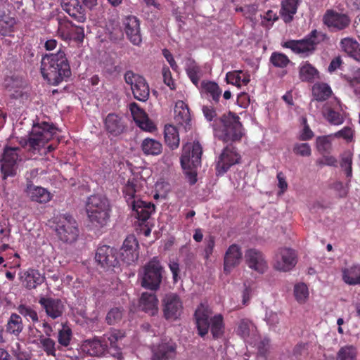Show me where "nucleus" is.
Here are the masks:
<instances>
[{"label": "nucleus", "instance_id": "nucleus-1", "mask_svg": "<svg viewBox=\"0 0 360 360\" xmlns=\"http://www.w3.org/2000/svg\"><path fill=\"white\" fill-rule=\"evenodd\" d=\"M220 108H218L219 110ZM216 105H203L202 110L207 121H212V128L214 136L224 143L229 141H239L244 133L240 117L233 112H229L218 119L217 117Z\"/></svg>", "mask_w": 360, "mask_h": 360}, {"label": "nucleus", "instance_id": "nucleus-2", "mask_svg": "<svg viewBox=\"0 0 360 360\" xmlns=\"http://www.w3.org/2000/svg\"><path fill=\"white\" fill-rule=\"evenodd\" d=\"M41 72L43 77L51 85H58L71 76L69 62L63 51L46 55L42 58Z\"/></svg>", "mask_w": 360, "mask_h": 360}, {"label": "nucleus", "instance_id": "nucleus-3", "mask_svg": "<svg viewBox=\"0 0 360 360\" xmlns=\"http://www.w3.org/2000/svg\"><path fill=\"white\" fill-rule=\"evenodd\" d=\"M212 310L206 305L200 304L196 309L194 317L198 335L205 336L210 329L213 339L221 338L225 332L224 317L218 314L211 317Z\"/></svg>", "mask_w": 360, "mask_h": 360}, {"label": "nucleus", "instance_id": "nucleus-4", "mask_svg": "<svg viewBox=\"0 0 360 360\" xmlns=\"http://www.w3.org/2000/svg\"><path fill=\"white\" fill-rule=\"evenodd\" d=\"M85 210L89 226L94 229L99 230L110 221L112 207L109 200L105 196H89L85 203Z\"/></svg>", "mask_w": 360, "mask_h": 360}, {"label": "nucleus", "instance_id": "nucleus-5", "mask_svg": "<svg viewBox=\"0 0 360 360\" xmlns=\"http://www.w3.org/2000/svg\"><path fill=\"white\" fill-rule=\"evenodd\" d=\"M202 147L199 141L187 143L183 146L181 165L191 185L197 182V169L201 165Z\"/></svg>", "mask_w": 360, "mask_h": 360}, {"label": "nucleus", "instance_id": "nucleus-6", "mask_svg": "<svg viewBox=\"0 0 360 360\" xmlns=\"http://www.w3.org/2000/svg\"><path fill=\"white\" fill-rule=\"evenodd\" d=\"M56 134V128L53 124L46 122L34 124L29 134L27 140L20 141L23 146H27L32 152H39L40 149L44 147L53 136Z\"/></svg>", "mask_w": 360, "mask_h": 360}, {"label": "nucleus", "instance_id": "nucleus-7", "mask_svg": "<svg viewBox=\"0 0 360 360\" xmlns=\"http://www.w3.org/2000/svg\"><path fill=\"white\" fill-rule=\"evenodd\" d=\"M328 39L327 34L313 30L302 39L289 40L285 41L283 46L291 49L292 52L307 57L314 53L317 46Z\"/></svg>", "mask_w": 360, "mask_h": 360}, {"label": "nucleus", "instance_id": "nucleus-8", "mask_svg": "<svg viewBox=\"0 0 360 360\" xmlns=\"http://www.w3.org/2000/svg\"><path fill=\"white\" fill-rule=\"evenodd\" d=\"M164 269L157 257H154L143 267L139 274L141 285L143 288L156 291L160 288Z\"/></svg>", "mask_w": 360, "mask_h": 360}, {"label": "nucleus", "instance_id": "nucleus-9", "mask_svg": "<svg viewBox=\"0 0 360 360\" xmlns=\"http://www.w3.org/2000/svg\"><path fill=\"white\" fill-rule=\"evenodd\" d=\"M55 231L58 238L65 243H73L79 236L76 219L69 214H62L56 218Z\"/></svg>", "mask_w": 360, "mask_h": 360}, {"label": "nucleus", "instance_id": "nucleus-10", "mask_svg": "<svg viewBox=\"0 0 360 360\" xmlns=\"http://www.w3.org/2000/svg\"><path fill=\"white\" fill-rule=\"evenodd\" d=\"M21 149L18 147L6 146L0 159V169L3 178L16 175L18 163L21 160Z\"/></svg>", "mask_w": 360, "mask_h": 360}, {"label": "nucleus", "instance_id": "nucleus-11", "mask_svg": "<svg viewBox=\"0 0 360 360\" xmlns=\"http://www.w3.org/2000/svg\"><path fill=\"white\" fill-rule=\"evenodd\" d=\"M58 35L65 41L83 42L85 34L84 28L73 24L66 16L58 17Z\"/></svg>", "mask_w": 360, "mask_h": 360}, {"label": "nucleus", "instance_id": "nucleus-12", "mask_svg": "<svg viewBox=\"0 0 360 360\" xmlns=\"http://www.w3.org/2000/svg\"><path fill=\"white\" fill-rule=\"evenodd\" d=\"M124 80L131 86L134 97L140 101H146L149 98L150 89L146 79L134 72L129 70L124 74Z\"/></svg>", "mask_w": 360, "mask_h": 360}, {"label": "nucleus", "instance_id": "nucleus-13", "mask_svg": "<svg viewBox=\"0 0 360 360\" xmlns=\"http://www.w3.org/2000/svg\"><path fill=\"white\" fill-rule=\"evenodd\" d=\"M241 156L233 144L227 145L218 158L215 169L217 175L224 174L232 166L240 162Z\"/></svg>", "mask_w": 360, "mask_h": 360}, {"label": "nucleus", "instance_id": "nucleus-14", "mask_svg": "<svg viewBox=\"0 0 360 360\" xmlns=\"http://www.w3.org/2000/svg\"><path fill=\"white\" fill-rule=\"evenodd\" d=\"M34 172V171H31L30 174L27 173L25 175L26 183L24 193L32 202L46 204L51 200L52 195L47 189L33 184L31 178Z\"/></svg>", "mask_w": 360, "mask_h": 360}, {"label": "nucleus", "instance_id": "nucleus-15", "mask_svg": "<svg viewBox=\"0 0 360 360\" xmlns=\"http://www.w3.org/2000/svg\"><path fill=\"white\" fill-rule=\"evenodd\" d=\"M163 315L165 319L175 321L179 318L183 310V303L178 295L167 293L162 300Z\"/></svg>", "mask_w": 360, "mask_h": 360}, {"label": "nucleus", "instance_id": "nucleus-16", "mask_svg": "<svg viewBox=\"0 0 360 360\" xmlns=\"http://www.w3.org/2000/svg\"><path fill=\"white\" fill-rule=\"evenodd\" d=\"M139 245L136 236L130 234L124 240L120 250V261L127 265L135 263L139 258Z\"/></svg>", "mask_w": 360, "mask_h": 360}, {"label": "nucleus", "instance_id": "nucleus-17", "mask_svg": "<svg viewBox=\"0 0 360 360\" xmlns=\"http://www.w3.org/2000/svg\"><path fill=\"white\" fill-rule=\"evenodd\" d=\"M95 259L101 267L106 269L117 267L120 262L117 249L106 245L97 248Z\"/></svg>", "mask_w": 360, "mask_h": 360}, {"label": "nucleus", "instance_id": "nucleus-18", "mask_svg": "<svg viewBox=\"0 0 360 360\" xmlns=\"http://www.w3.org/2000/svg\"><path fill=\"white\" fill-rule=\"evenodd\" d=\"M323 22L330 30L338 32L347 28L351 23V20L345 13L328 9L323 16Z\"/></svg>", "mask_w": 360, "mask_h": 360}, {"label": "nucleus", "instance_id": "nucleus-19", "mask_svg": "<svg viewBox=\"0 0 360 360\" xmlns=\"http://www.w3.org/2000/svg\"><path fill=\"white\" fill-rule=\"evenodd\" d=\"M342 111L340 101L337 98L326 103L322 108L323 117L333 125H340L344 122L345 117Z\"/></svg>", "mask_w": 360, "mask_h": 360}, {"label": "nucleus", "instance_id": "nucleus-20", "mask_svg": "<svg viewBox=\"0 0 360 360\" xmlns=\"http://www.w3.org/2000/svg\"><path fill=\"white\" fill-rule=\"evenodd\" d=\"M297 264L295 251L290 248H281L275 255L274 266L280 271H288Z\"/></svg>", "mask_w": 360, "mask_h": 360}, {"label": "nucleus", "instance_id": "nucleus-21", "mask_svg": "<svg viewBox=\"0 0 360 360\" xmlns=\"http://www.w3.org/2000/svg\"><path fill=\"white\" fill-rule=\"evenodd\" d=\"M221 94L222 90L215 82L203 81L201 83L202 97L207 99L212 105H216V108L226 105V102H220Z\"/></svg>", "mask_w": 360, "mask_h": 360}, {"label": "nucleus", "instance_id": "nucleus-22", "mask_svg": "<svg viewBox=\"0 0 360 360\" xmlns=\"http://www.w3.org/2000/svg\"><path fill=\"white\" fill-rule=\"evenodd\" d=\"M245 261L250 269L260 274H264L268 268L264 255L255 248H250L245 251Z\"/></svg>", "mask_w": 360, "mask_h": 360}, {"label": "nucleus", "instance_id": "nucleus-23", "mask_svg": "<svg viewBox=\"0 0 360 360\" xmlns=\"http://www.w3.org/2000/svg\"><path fill=\"white\" fill-rule=\"evenodd\" d=\"M243 258L241 248L237 244L231 245L226 250L224 257V271L229 274L232 269L238 266Z\"/></svg>", "mask_w": 360, "mask_h": 360}, {"label": "nucleus", "instance_id": "nucleus-24", "mask_svg": "<svg viewBox=\"0 0 360 360\" xmlns=\"http://www.w3.org/2000/svg\"><path fill=\"white\" fill-rule=\"evenodd\" d=\"M124 32L129 40L139 46L141 41L139 20L134 15L127 16L124 20Z\"/></svg>", "mask_w": 360, "mask_h": 360}, {"label": "nucleus", "instance_id": "nucleus-25", "mask_svg": "<svg viewBox=\"0 0 360 360\" xmlns=\"http://www.w3.org/2000/svg\"><path fill=\"white\" fill-rule=\"evenodd\" d=\"M129 110L136 124L142 129L153 131L155 129L154 123L149 120L148 115L136 103L129 104Z\"/></svg>", "mask_w": 360, "mask_h": 360}, {"label": "nucleus", "instance_id": "nucleus-26", "mask_svg": "<svg viewBox=\"0 0 360 360\" xmlns=\"http://www.w3.org/2000/svg\"><path fill=\"white\" fill-rule=\"evenodd\" d=\"M39 303L45 309L47 316L53 319L61 316L63 313L64 305L59 299L42 297Z\"/></svg>", "mask_w": 360, "mask_h": 360}, {"label": "nucleus", "instance_id": "nucleus-27", "mask_svg": "<svg viewBox=\"0 0 360 360\" xmlns=\"http://www.w3.org/2000/svg\"><path fill=\"white\" fill-rule=\"evenodd\" d=\"M83 350L90 356H102L108 350V345L105 342V338H94L86 340L82 345Z\"/></svg>", "mask_w": 360, "mask_h": 360}, {"label": "nucleus", "instance_id": "nucleus-28", "mask_svg": "<svg viewBox=\"0 0 360 360\" xmlns=\"http://www.w3.org/2000/svg\"><path fill=\"white\" fill-rule=\"evenodd\" d=\"M176 345L172 340L162 341L153 349V360H169L174 357Z\"/></svg>", "mask_w": 360, "mask_h": 360}, {"label": "nucleus", "instance_id": "nucleus-29", "mask_svg": "<svg viewBox=\"0 0 360 360\" xmlns=\"http://www.w3.org/2000/svg\"><path fill=\"white\" fill-rule=\"evenodd\" d=\"M174 120L179 125L183 126L186 131L190 129L191 117L189 108L182 101H178L175 104Z\"/></svg>", "mask_w": 360, "mask_h": 360}, {"label": "nucleus", "instance_id": "nucleus-30", "mask_svg": "<svg viewBox=\"0 0 360 360\" xmlns=\"http://www.w3.org/2000/svg\"><path fill=\"white\" fill-rule=\"evenodd\" d=\"M104 127L108 134L112 136L120 135L125 129L122 117L116 113H109L105 117Z\"/></svg>", "mask_w": 360, "mask_h": 360}, {"label": "nucleus", "instance_id": "nucleus-31", "mask_svg": "<svg viewBox=\"0 0 360 360\" xmlns=\"http://www.w3.org/2000/svg\"><path fill=\"white\" fill-rule=\"evenodd\" d=\"M132 210L135 212L136 217L142 222L146 221L151 214L155 212V205L140 200L132 201Z\"/></svg>", "mask_w": 360, "mask_h": 360}, {"label": "nucleus", "instance_id": "nucleus-32", "mask_svg": "<svg viewBox=\"0 0 360 360\" xmlns=\"http://www.w3.org/2000/svg\"><path fill=\"white\" fill-rule=\"evenodd\" d=\"M45 281V276L39 270L30 268L23 273L22 284L29 290L35 289Z\"/></svg>", "mask_w": 360, "mask_h": 360}, {"label": "nucleus", "instance_id": "nucleus-33", "mask_svg": "<svg viewBox=\"0 0 360 360\" xmlns=\"http://www.w3.org/2000/svg\"><path fill=\"white\" fill-rule=\"evenodd\" d=\"M139 307L142 311L151 316L157 314L158 311V300L156 295L152 292H143L140 298Z\"/></svg>", "mask_w": 360, "mask_h": 360}, {"label": "nucleus", "instance_id": "nucleus-34", "mask_svg": "<svg viewBox=\"0 0 360 360\" xmlns=\"http://www.w3.org/2000/svg\"><path fill=\"white\" fill-rule=\"evenodd\" d=\"M340 47L349 57L360 62V44L352 37H345L340 40Z\"/></svg>", "mask_w": 360, "mask_h": 360}, {"label": "nucleus", "instance_id": "nucleus-35", "mask_svg": "<svg viewBox=\"0 0 360 360\" xmlns=\"http://www.w3.org/2000/svg\"><path fill=\"white\" fill-rule=\"evenodd\" d=\"M300 2L301 0H283L281 1L280 13L285 23L292 21Z\"/></svg>", "mask_w": 360, "mask_h": 360}, {"label": "nucleus", "instance_id": "nucleus-36", "mask_svg": "<svg viewBox=\"0 0 360 360\" xmlns=\"http://www.w3.org/2000/svg\"><path fill=\"white\" fill-rule=\"evenodd\" d=\"M124 337V331L114 329L110 333L103 335L102 338H105V342L108 345V349H112L115 352V354H119L120 352V347L118 345V342Z\"/></svg>", "mask_w": 360, "mask_h": 360}, {"label": "nucleus", "instance_id": "nucleus-37", "mask_svg": "<svg viewBox=\"0 0 360 360\" xmlns=\"http://www.w3.org/2000/svg\"><path fill=\"white\" fill-rule=\"evenodd\" d=\"M318 70L309 62L303 63L299 70V77L302 82H313L319 77Z\"/></svg>", "mask_w": 360, "mask_h": 360}, {"label": "nucleus", "instance_id": "nucleus-38", "mask_svg": "<svg viewBox=\"0 0 360 360\" xmlns=\"http://www.w3.org/2000/svg\"><path fill=\"white\" fill-rule=\"evenodd\" d=\"M164 137L165 143L172 150L179 146V136L177 129L172 124H166L164 129Z\"/></svg>", "mask_w": 360, "mask_h": 360}, {"label": "nucleus", "instance_id": "nucleus-39", "mask_svg": "<svg viewBox=\"0 0 360 360\" xmlns=\"http://www.w3.org/2000/svg\"><path fill=\"white\" fill-rule=\"evenodd\" d=\"M333 94L330 86L323 82H318L312 86V96L317 101H324L331 96Z\"/></svg>", "mask_w": 360, "mask_h": 360}, {"label": "nucleus", "instance_id": "nucleus-40", "mask_svg": "<svg viewBox=\"0 0 360 360\" xmlns=\"http://www.w3.org/2000/svg\"><path fill=\"white\" fill-rule=\"evenodd\" d=\"M16 20L9 14L4 13L0 15V34L11 36L15 31Z\"/></svg>", "mask_w": 360, "mask_h": 360}, {"label": "nucleus", "instance_id": "nucleus-41", "mask_svg": "<svg viewBox=\"0 0 360 360\" xmlns=\"http://www.w3.org/2000/svg\"><path fill=\"white\" fill-rule=\"evenodd\" d=\"M342 279L349 285L360 284V265H354L343 269Z\"/></svg>", "mask_w": 360, "mask_h": 360}, {"label": "nucleus", "instance_id": "nucleus-42", "mask_svg": "<svg viewBox=\"0 0 360 360\" xmlns=\"http://www.w3.org/2000/svg\"><path fill=\"white\" fill-rule=\"evenodd\" d=\"M141 148L146 155H152L160 154L162 149L160 142L153 139H145L141 143Z\"/></svg>", "mask_w": 360, "mask_h": 360}, {"label": "nucleus", "instance_id": "nucleus-43", "mask_svg": "<svg viewBox=\"0 0 360 360\" xmlns=\"http://www.w3.org/2000/svg\"><path fill=\"white\" fill-rule=\"evenodd\" d=\"M23 329L22 318L17 314H12L6 325V331L15 336H18Z\"/></svg>", "mask_w": 360, "mask_h": 360}, {"label": "nucleus", "instance_id": "nucleus-44", "mask_svg": "<svg viewBox=\"0 0 360 360\" xmlns=\"http://www.w3.org/2000/svg\"><path fill=\"white\" fill-rule=\"evenodd\" d=\"M255 329V326L252 321L248 319H242L239 321L236 331L238 335L245 340Z\"/></svg>", "mask_w": 360, "mask_h": 360}, {"label": "nucleus", "instance_id": "nucleus-45", "mask_svg": "<svg viewBox=\"0 0 360 360\" xmlns=\"http://www.w3.org/2000/svg\"><path fill=\"white\" fill-rule=\"evenodd\" d=\"M357 348L353 345H345L338 350L336 360H357Z\"/></svg>", "mask_w": 360, "mask_h": 360}, {"label": "nucleus", "instance_id": "nucleus-46", "mask_svg": "<svg viewBox=\"0 0 360 360\" xmlns=\"http://www.w3.org/2000/svg\"><path fill=\"white\" fill-rule=\"evenodd\" d=\"M294 295L295 300L300 304H304L309 297V290L307 285L304 283L295 284L294 286Z\"/></svg>", "mask_w": 360, "mask_h": 360}, {"label": "nucleus", "instance_id": "nucleus-47", "mask_svg": "<svg viewBox=\"0 0 360 360\" xmlns=\"http://www.w3.org/2000/svg\"><path fill=\"white\" fill-rule=\"evenodd\" d=\"M123 313L124 309L122 307L112 308L105 316L106 323L110 326L119 323L123 317Z\"/></svg>", "mask_w": 360, "mask_h": 360}, {"label": "nucleus", "instance_id": "nucleus-48", "mask_svg": "<svg viewBox=\"0 0 360 360\" xmlns=\"http://www.w3.org/2000/svg\"><path fill=\"white\" fill-rule=\"evenodd\" d=\"M269 60L274 66L280 68H286L290 63V59L285 54L279 52H273Z\"/></svg>", "mask_w": 360, "mask_h": 360}, {"label": "nucleus", "instance_id": "nucleus-49", "mask_svg": "<svg viewBox=\"0 0 360 360\" xmlns=\"http://www.w3.org/2000/svg\"><path fill=\"white\" fill-rule=\"evenodd\" d=\"M39 342L43 350L47 356H52L54 357L56 356V342L53 340L49 338H45L44 335H41L39 338Z\"/></svg>", "mask_w": 360, "mask_h": 360}, {"label": "nucleus", "instance_id": "nucleus-50", "mask_svg": "<svg viewBox=\"0 0 360 360\" xmlns=\"http://www.w3.org/2000/svg\"><path fill=\"white\" fill-rule=\"evenodd\" d=\"M66 13L78 22H84L86 19L85 11L80 3L78 4V6L69 8Z\"/></svg>", "mask_w": 360, "mask_h": 360}, {"label": "nucleus", "instance_id": "nucleus-51", "mask_svg": "<svg viewBox=\"0 0 360 360\" xmlns=\"http://www.w3.org/2000/svg\"><path fill=\"white\" fill-rule=\"evenodd\" d=\"M136 184L133 181H128L127 184L123 188V193L127 203L132 205V201L135 200V195L136 193Z\"/></svg>", "mask_w": 360, "mask_h": 360}, {"label": "nucleus", "instance_id": "nucleus-52", "mask_svg": "<svg viewBox=\"0 0 360 360\" xmlns=\"http://www.w3.org/2000/svg\"><path fill=\"white\" fill-rule=\"evenodd\" d=\"M18 311L27 320L31 319L33 322H37L39 320L37 311L30 307L21 304L18 307Z\"/></svg>", "mask_w": 360, "mask_h": 360}, {"label": "nucleus", "instance_id": "nucleus-53", "mask_svg": "<svg viewBox=\"0 0 360 360\" xmlns=\"http://www.w3.org/2000/svg\"><path fill=\"white\" fill-rule=\"evenodd\" d=\"M72 338V330L70 328H63L59 330L58 341L63 347H68L70 345Z\"/></svg>", "mask_w": 360, "mask_h": 360}, {"label": "nucleus", "instance_id": "nucleus-54", "mask_svg": "<svg viewBox=\"0 0 360 360\" xmlns=\"http://www.w3.org/2000/svg\"><path fill=\"white\" fill-rule=\"evenodd\" d=\"M292 151L295 154L302 157H308L311 155V150L309 143H295L293 146Z\"/></svg>", "mask_w": 360, "mask_h": 360}, {"label": "nucleus", "instance_id": "nucleus-55", "mask_svg": "<svg viewBox=\"0 0 360 360\" xmlns=\"http://www.w3.org/2000/svg\"><path fill=\"white\" fill-rule=\"evenodd\" d=\"M241 74L242 70H236L233 72H229L226 75V81L228 84H231L236 86H240L241 85Z\"/></svg>", "mask_w": 360, "mask_h": 360}, {"label": "nucleus", "instance_id": "nucleus-56", "mask_svg": "<svg viewBox=\"0 0 360 360\" xmlns=\"http://www.w3.org/2000/svg\"><path fill=\"white\" fill-rule=\"evenodd\" d=\"M330 147L331 143L326 136H319L316 139V148L321 154L328 153Z\"/></svg>", "mask_w": 360, "mask_h": 360}, {"label": "nucleus", "instance_id": "nucleus-57", "mask_svg": "<svg viewBox=\"0 0 360 360\" xmlns=\"http://www.w3.org/2000/svg\"><path fill=\"white\" fill-rule=\"evenodd\" d=\"M186 73L191 82L197 85L200 80V69L197 65H191L186 69Z\"/></svg>", "mask_w": 360, "mask_h": 360}, {"label": "nucleus", "instance_id": "nucleus-58", "mask_svg": "<svg viewBox=\"0 0 360 360\" xmlns=\"http://www.w3.org/2000/svg\"><path fill=\"white\" fill-rule=\"evenodd\" d=\"M335 136L342 138L347 142H352L354 136V130L349 127H345L335 134Z\"/></svg>", "mask_w": 360, "mask_h": 360}, {"label": "nucleus", "instance_id": "nucleus-59", "mask_svg": "<svg viewBox=\"0 0 360 360\" xmlns=\"http://www.w3.org/2000/svg\"><path fill=\"white\" fill-rule=\"evenodd\" d=\"M162 74L163 77L164 83L167 85L171 89H174V82L172 77V73L169 68L165 65L162 69Z\"/></svg>", "mask_w": 360, "mask_h": 360}, {"label": "nucleus", "instance_id": "nucleus-60", "mask_svg": "<svg viewBox=\"0 0 360 360\" xmlns=\"http://www.w3.org/2000/svg\"><path fill=\"white\" fill-rule=\"evenodd\" d=\"M276 178L278 179V187L280 189L278 194L282 195L287 191L288 186L286 177L282 172H279L277 173Z\"/></svg>", "mask_w": 360, "mask_h": 360}, {"label": "nucleus", "instance_id": "nucleus-61", "mask_svg": "<svg viewBox=\"0 0 360 360\" xmlns=\"http://www.w3.org/2000/svg\"><path fill=\"white\" fill-rule=\"evenodd\" d=\"M205 257L208 259L213 253L214 248L215 245V238L213 236H209L205 239Z\"/></svg>", "mask_w": 360, "mask_h": 360}, {"label": "nucleus", "instance_id": "nucleus-62", "mask_svg": "<svg viewBox=\"0 0 360 360\" xmlns=\"http://www.w3.org/2000/svg\"><path fill=\"white\" fill-rule=\"evenodd\" d=\"M350 86L358 89L360 86V68L354 71L352 76L347 79Z\"/></svg>", "mask_w": 360, "mask_h": 360}, {"label": "nucleus", "instance_id": "nucleus-63", "mask_svg": "<svg viewBox=\"0 0 360 360\" xmlns=\"http://www.w3.org/2000/svg\"><path fill=\"white\" fill-rule=\"evenodd\" d=\"M316 164L319 166H335L337 164V160L333 156L323 155V158L316 161Z\"/></svg>", "mask_w": 360, "mask_h": 360}, {"label": "nucleus", "instance_id": "nucleus-64", "mask_svg": "<svg viewBox=\"0 0 360 360\" xmlns=\"http://www.w3.org/2000/svg\"><path fill=\"white\" fill-rule=\"evenodd\" d=\"M169 269L172 274V277L174 283H176L178 280L179 279V264L177 262L175 261H170L169 264Z\"/></svg>", "mask_w": 360, "mask_h": 360}]
</instances>
